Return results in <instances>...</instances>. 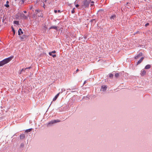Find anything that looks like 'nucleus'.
Returning <instances> with one entry per match:
<instances>
[{
  "mask_svg": "<svg viewBox=\"0 0 152 152\" xmlns=\"http://www.w3.org/2000/svg\"><path fill=\"white\" fill-rule=\"evenodd\" d=\"M39 12V10L38 9L36 10V13L37 14Z\"/></svg>",
  "mask_w": 152,
  "mask_h": 152,
  "instance_id": "nucleus-22",
  "label": "nucleus"
},
{
  "mask_svg": "<svg viewBox=\"0 0 152 152\" xmlns=\"http://www.w3.org/2000/svg\"><path fill=\"white\" fill-rule=\"evenodd\" d=\"M12 27V31H13V33H14V34H15V30L14 29V28H13V27Z\"/></svg>",
  "mask_w": 152,
  "mask_h": 152,
  "instance_id": "nucleus-26",
  "label": "nucleus"
},
{
  "mask_svg": "<svg viewBox=\"0 0 152 152\" xmlns=\"http://www.w3.org/2000/svg\"><path fill=\"white\" fill-rule=\"evenodd\" d=\"M75 8H73L72 9V11H71V12H72V13L73 14V13H74V12H75Z\"/></svg>",
  "mask_w": 152,
  "mask_h": 152,
  "instance_id": "nucleus-23",
  "label": "nucleus"
},
{
  "mask_svg": "<svg viewBox=\"0 0 152 152\" xmlns=\"http://www.w3.org/2000/svg\"><path fill=\"white\" fill-rule=\"evenodd\" d=\"M151 65H150L148 64L145 66V68L146 69H149Z\"/></svg>",
  "mask_w": 152,
  "mask_h": 152,
  "instance_id": "nucleus-14",
  "label": "nucleus"
},
{
  "mask_svg": "<svg viewBox=\"0 0 152 152\" xmlns=\"http://www.w3.org/2000/svg\"><path fill=\"white\" fill-rule=\"evenodd\" d=\"M26 37V36L25 35H23V36L20 37V39L23 40Z\"/></svg>",
  "mask_w": 152,
  "mask_h": 152,
  "instance_id": "nucleus-17",
  "label": "nucleus"
},
{
  "mask_svg": "<svg viewBox=\"0 0 152 152\" xmlns=\"http://www.w3.org/2000/svg\"><path fill=\"white\" fill-rule=\"evenodd\" d=\"M59 93L58 94L55 96V97L53 98V101H55L56 100L58 97V96Z\"/></svg>",
  "mask_w": 152,
  "mask_h": 152,
  "instance_id": "nucleus-7",
  "label": "nucleus"
},
{
  "mask_svg": "<svg viewBox=\"0 0 152 152\" xmlns=\"http://www.w3.org/2000/svg\"><path fill=\"white\" fill-rule=\"evenodd\" d=\"M113 76V75L112 74H110L109 75V77H112Z\"/></svg>",
  "mask_w": 152,
  "mask_h": 152,
  "instance_id": "nucleus-27",
  "label": "nucleus"
},
{
  "mask_svg": "<svg viewBox=\"0 0 152 152\" xmlns=\"http://www.w3.org/2000/svg\"><path fill=\"white\" fill-rule=\"evenodd\" d=\"M33 6L32 5H30L29 6V9L30 10H31L33 9Z\"/></svg>",
  "mask_w": 152,
  "mask_h": 152,
  "instance_id": "nucleus-25",
  "label": "nucleus"
},
{
  "mask_svg": "<svg viewBox=\"0 0 152 152\" xmlns=\"http://www.w3.org/2000/svg\"><path fill=\"white\" fill-rule=\"evenodd\" d=\"M116 18V16L115 15H112L110 17V19L112 20H114Z\"/></svg>",
  "mask_w": 152,
  "mask_h": 152,
  "instance_id": "nucleus-8",
  "label": "nucleus"
},
{
  "mask_svg": "<svg viewBox=\"0 0 152 152\" xmlns=\"http://www.w3.org/2000/svg\"><path fill=\"white\" fill-rule=\"evenodd\" d=\"M23 12L24 13H26V11H23Z\"/></svg>",
  "mask_w": 152,
  "mask_h": 152,
  "instance_id": "nucleus-34",
  "label": "nucleus"
},
{
  "mask_svg": "<svg viewBox=\"0 0 152 152\" xmlns=\"http://www.w3.org/2000/svg\"><path fill=\"white\" fill-rule=\"evenodd\" d=\"M58 12H61V11L60 10H58Z\"/></svg>",
  "mask_w": 152,
  "mask_h": 152,
  "instance_id": "nucleus-35",
  "label": "nucleus"
},
{
  "mask_svg": "<svg viewBox=\"0 0 152 152\" xmlns=\"http://www.w3.org/2000/svg\"><path fill=\"white\" fill-rule=\"evenodd\" d=\"M91 0H86L84 2L83 5L85 7H87L88 6Z\"/></svg>",
  "mask_w": 152,
  "mask_h": 152,
  "instance_id": "nucleus-3",
  "label": "nucleus"
},
{
  "mask_svg": "<svg viewBox=\"0 0 152 152\" xmlns=\"http://www.w3.org/2000/svg\"><path fill=\"white\" fill-rule=\"evenodd\" d=\"M56 52L55 50H53L51 52H49V54L50 55H52V53H55Z\"/></svg>",
  "mask_w": 152,
  "mask_h": 152,
  "instance_id": "nucleus-18",
  "label": "nucleus"
},
{
  "mask_svg": "<svg viewBox=\"0 0 152 152\" xmlns=\"http://www.w3.org/2000/svg\"><path fill=\"white\" fill-rule=\"evenodd\" d=\"M79 6V5L78 4H76L75 5V7H76L77 8Z\"/></svg>",
  "mask_w": 152,
  "mask_h": 152,
  "instance_id": "nucleus-31",
  "label": "nucleus"
},
{
  "mask_svg": "<svg viewBox=\"0 0 152 152\" xmlns=\"http://www.w3.org/2000/svg\"><path fill=\"white\" fill-rule=\"evenodd\" d=\"M12 60L11 57H9L6 58L0 62V66L8 63Z\"/></svg>",
  "mask_w": 152,
  "mask_h": 152,
  "instance_id": "nucleus-1",
  "label": "nucleus"
},
{
  "mask_svg": "<svg viewBox=\"0 0 152 152\" xmlns=\"http://www.w3.org/2000/svg\"><path fill=\"white\" fill-rule=\"evenodd\" d=\"M60 121L57 120H54L53 121H52L49 122L47 124V126H50V125L52 124H54L55 123H56L57 122H60Z\"/></svg>",
  "mask_w": 152,
  "mask_h": 152,
  "instance_id": "nucleus-2",
  "label": "nucleus"
},
{
  "mask_svg": "<svg viewBox=\"0 0 152 152\" xmlns=\"http://www.w3.org/2000/svg\"><path fill=\"white\" fill-rule=\"evenodd\" d=\"M79 71V69H77L76 71V72H74V74L76 73L77 72H78Z\"/></svg>",
  "mask_w": 152,
  "mask_h": 152,
  "instance_id": "nucleus-30",
  "label": "nucleus"
},
{
  "mask_svg": "<svg viewBox=\"0 0 152 152\" xmlns=\"http://www.w3.org/2000/svg\"><path fill=\"white\" fill-rule=\"evenodd\" d=\"M146 73V72L145 70H143L142 71V72L141 73V75L142 76H144V75Z\"/></svg>",
  "mask_w": 152,
  "mask_h": 152,
  "instance_id": "nucleus-12",
  "label": "nucleus"
},
{
  "mask_svg": "<svg viewBox=\"0 0 152 152\" xmlns=\"http://www.w3.org/2000/svg\"><path fill=\"white\" fill-rule=\"evenodd\" d=\"M149 25V23H147L145 24V26H148V25Z\"/></svg>",
  "mask_w": 152,
  "mask_h": 152,
  "instance_id": "nucleus-32",
  "label": "nucleus"
},
{
  "mask_svg": "<svg viewBox=\"0 0 152 152\" xmlns=\"http://www.w3.org/2000/svg\"><path fill=\"white\" fill-rule=\"evenodd\" d=\"M119 76V74H118V73H116V74H115V77H118V76Z\"/></svg>",
  "mask_w": 152,
  "mask_h": 152,
  "instance_id": "nucleus-24",
  "label": "nucleus"
},
{
  "mask_svg": "<svg viewBox=\"0 0 152 152\" xmlns=\"http://www.w3.org/2000/svg\"><path fill=\"white\" fill-rule=\"evenodd\" d=\"M57 29V27L56 26H51L50 28L49 29Z\"/></svg>",
  "mask_w": 152,
  "mask_h": 152,
  "instance_id": "nucleus-15",
  "label": "nucleus"
},
{
  "mask_svg": "<svg viewBox=\"0 0 152 152\" xmlns=\"http://www.w3.org/2000/svg\"><path fill=\"white\" fill-rule=\"evenodd\" d=\"M20 16L21 18H23V19H26L28 18L25 15V14H23V13L21 14Z\"/></svg>",
  "mask_w": 152,
  "mask_h": 152,
  "instance_id": "nucleus-5",
  "label": "nucleus"
},
{
  "mask_svg": "<svg viewBox=\"0 0 152 152\" xmlns=\"http://www.w3.org/2000/svg\"><path fill=\"white\" fill-rule=\"evenodd\" d=\"M107 88V86L105 85H103L102 86L101 91H104L106 90Z\"/></svg>",
  "mask_w": 152,
  "mask_h": 152,
  "instance_id": "nucleus-4",
  "label": "nucleus"
},
{
  "mask_svg": "<svg viewBox=\"0 0 152 152\" xmlns=\"http://www.w3.org/2000/svg\"><path fill=\"white\" fill-rule=\"evenodd\" d=\"M32 129H27L26 130L25 132H31L32 130Z\"/></svg>",
  "mask_w": 152,
  "mask_h": 152,
  "instance_id": "nucleus-16",
  "label": "nucleus"
},
{
  "mask_svg": "<svg viewBox=\"0 0 152 152\" xmlns=\"http://www.w3.org/2000/svg\"><path fill=\"white\" fill-rule=\"evenodd\" d=\"M23 72L21 70H20L19 72V74H20L22 73V72Z\"/></svg>",
  "mask_w": 152,
  "mask_h": 152,
  "instance_id": "nucleus-29",
  "label": "nucleus"
},
{
  "mask_svg": "<svg viewBox=\"0 0 152 152\" xmlns=\"http://www.w3.org/2000/svg\"><path fill=\"white\" fill-rule=\"evenodd\" d=\"M54 11L55 13H56L57 12V10H55Z\"/></svg>",
  "mask_w": 152,
  "mask_h": 152,
  "instance_id": "nucleus-33",
  "label": "nucleus"
},
{
  "mask_svg": "<svg viewBox=\"0 0 152 152\" xmlns=\"http://www.w3.org/2000/svg\"><path fill=\"white\" fill-rule=\"evenodd\" d=\"M27 69V68H23L21 70L23 72H25V70Z\"/></svg>",
  "mask_w": 152,
  "mask_h": 152,
  "instance_id": "nucleus-21",
  "label": "nucleus"
},
{
  "mask_svg": "<svg viewBox=\"0 0 152 152\" xmlns=\"http://www.w3.org/2000/svg\"><path fill=\"white\" fill-rule=\"evenodd\" d=\"M142 55V53H139L137 56H135V59H137L139 58Z\"/></svg>",
  "mask_w": 152,
  "mask_h": 152,
  "instance_id": "nucleus-6",
  "label": "nucleus"
},
{
  "mask_svg": "<svg viewBox=\"0 0 152 152\" xmlns=\"http://www.w3.org/2000/svg\"><path fill=\"white\" fill-rule=\"evenodd\" d=\"M15 1H16V0H15Z\"/></svg>",
  "mask_w": 152,
  "mask_h": 152,
  "instance_id": "nucleus-40",
  "label": "nucleus"
},
{
  "mask_svg": "<svg viewBox=\"0 0 152 152\" xmlns=\"http://www.w3.org/2000/svg\"><path fill=\"white\" fill-rule=\"evenodd\" d=\"M20 1L19 3L21 4H23L26 0H19Z\"/></svg>",
  "mask_w": 152,
  "mask_h": 152,
  "instance_id": "nucleus-19",
  "label": "nucleus"
},
{
  "mask_svg": "<svg viewBox=\"0 0 152 152\" xmlns=\"http://www.w3.org/2000/svg\"><path fill=\"white\" fill-rule=\"evenodd\" d=\"M27 68V69H31V67H29L28 68Z\"/></svg>",
  "mask_w": 152,
  "mask_h": 152,
  "instance_id": "nucleus-36",
  "label": "nucleus"
},
{
  "mask_svg": "<svg viewBox=\"0 0 152 152\" xmlns=\"http://www.w3.org/2000/svg\"><path fill=\"white\" fill-rule=\"evenodd\" d=\"M9 3V1H6V4L4 5L6 7H7V8H8V7H9V5L8 4Z\"/></svg>",
  "mask_w": 152,
  "mask_h": 152,
  "instance_id": "nucleus-13",
  "label": "nucleus"
},
{
  "mask_svg": "<svg viewBox=\"0 0 152 152\" xmlns=\"http://www.w3.org/2000/svg\"><path fill=\"white\" fill-rule=\"evenodd\" d=\"M144 59V57H142L137 62V65L140 64L143 60Z\"/></svg>",
  "mask_w": 152,
  "mask_h": 152,
  "instance_id": "nucleus-10",
  "label": "nucleus"
},
{
  "mask_svg": "<svg viewBox=\"0 0 152 152\" xmlns=\"http://www.w3.org/2000/svg\"><path fill=\"white\" fill-rule=\"evenodd\" d=\"M91 3H92L93 4L94 3V2L93 1H91Z\"/></svg>",
  "mask_w": 152,
  "mask_h": 152,
  "instance_id": "nucleus-38",
  "label": "nucleus"
},
{
  "mask_svg": "<svg viewBox=\"0 0 152 152\" xmlns=\"http://www.w3.org/2000/svg\"><path fill=\"white\" fill-rule=\"evenodd\" d=\"M14 24H19V22L18 21H14Z\"/></svg>",
  "mask_w": 152,
  "mask_h": 152,
  "instance_id": "nucleus-20",
  "label": "nucleus"
},
{
  "mask_svg": "<svg viewBox=\"0 0 152 152\" xmlns=\"http://www.w3.org/2000/svg\"><path fill=\"white\" fill-rule=\"evenodd\" d=\"M25 137V135L24 134H22L20 135V138L21 139H23Z\"/></svg>",
  "mask_w": 152,
  "mask_h": 152,
  "instance_id": "nucleus-11",
  "label": "nucleus"
},
{
  "mask_svg": "<svg viewBox=\"0 0 152 152\" xmlns=\"http://www.w3.org/2000/svg\"><path fill=\"white\" fill-rule=\"evenodd\" d=\"M86 83V81H85V82H84V84H85V83Z\"/></svg>",
  "mask_w": 152,
  "mask_h": 152,
  "instance_id": "nucleus-37",
  "label": "nucleus"
},
{
  "mask_svg": "<svg viewBox=\"0 0 152 152\" xmlns=\"http://www.w3.org/2000/svg\"><path fill=\"white\" fill-rule=\"evenodd\" d=\"M23 32L22 31L21 29L20 28L18 31V34L20 35L21 34H23Z\"/></svg>",
  "mask_w": 152,
  "mask_h": 152,
  "instance_id": "nucleus-9",
  "label": "nucleus"
},
{
  "mask_svg": "<svg viewBox=\"0 0 152 152\" xmlns=\"http://www.w3.org/2000/svg\"><path fill=\"white\" fill-rule=\"evenodd\" d=\"M93 5V4H91V6H92V5Z\"/></svg>",
  "mask_w": 152,
  "mask_h": 152,
  "instance_id": "nucleus-39",
  "label": "nucleus"
},
{
  "mask_svg": "<svg viewBox=\"0 0 152 152\" xmlns=\"http://www.w3.org/2000/svg\"><path fill=\"white\" fill-rule=\"evenodd\" d=\"M51 56H52L53 58L55 57L56 56V55L55 54L52 55H52Z\"/></svg>",
  "mask_w": 152,
  "mask_h": 152,
  "instance_id": "nucleus-28",
  "label": "nucleus"
}]
</instances>
